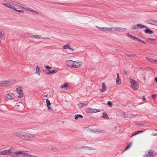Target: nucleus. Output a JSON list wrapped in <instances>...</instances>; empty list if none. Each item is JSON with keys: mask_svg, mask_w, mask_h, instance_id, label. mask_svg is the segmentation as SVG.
<instances>
[{"mask_svg": "<svg viewBox=\"0 0 157 157\" xmlns=\"http://www.w3.org/2000/svg\"><path fill=\"white\" fill-rule=\"evenodd\" d=\"M13 135L19 137L23 140L30 141L34 140L36 136L35 134L25 131H18L13 133Z\"/></svg>", "mask_w": 157, "mask_h": 157, "instance_id": "1", "label": "nucleus"}, {"mask_svg": "<svg viewBox=\"0 0 157 157\" xmlns=\"http://www.w3.org/2000/svg\"><path fill=\"white\" fill-rule=\"evenodd\" d=\"M126 29L125 28L118 27H112V32L113 33H122L125 32Z\"/></svg>", "mask_w": 157, "mask_h": 157, "instance_id": "2", "label": "nucleus"}, {"mask_svg": "<svg viewBox=\"0 0 157 157\" xmlns=\"http://www.w3.org/2000/svg\"><path fill=\"white\" fill-rule=\"evenodd\" d=\"M131 84L132 87L134 90H136L139 87V84L138 83L134 80L132 79H130Z\"/></svg>", "mask_w": 157, "mask_h": 157, "instance_id": "3", "label": "nucleus"}, {"mask_svg": "<svg viewBox=\"0 0 157 157\" xmlns=\"http://www.w3.org/2000/svg\"><path fill=\"white\" fill-rule=\"evenodd\" d=\"M16 90L17 93L19 94V95L17 96L18 98H21L23 97L24 94L22 92V88L21 86L16 88Z\"/></svg>", "mask_w": 157, "mask_h": 157, "instance_id": "4", "label": "nucleus"}, {"mask_svg": "<svg viewBox=\"0 0 157 157\" xmlns=\"http://www.w3.org/2000/svg\"><path fill=\"white\" fill-rule=\"evenodd\" d=\"M156 155V152L153 150H150L147 154L144 155V157H155Z\"/></svg>", "mask_w": 157, "mask_h": 157, "instance_id": "5", "label": "nucleus"}, {"mask_svg": "<svg viewBox=\"0 0 157 157\" xmlns=\"http://www.w3.org/2000/svg\"><path fill=\"white\" fill-rule=\"evenodd\" d=\"M95 27L99 30L101 31H105L112 32V27L109 28L106 27H99L97 26H96Z\"/></svg>", "mask_w": 157, "mask_h": 157, "instance_id": "6", "label": "nucleus"}, {"mask_svg": "<svg viewBox=\"0 0 157 157\" xmlns=\"http://www.w3.org/2000/svg\"><path fill=\"white\" fill-rule=\"evenodd\" d=\"M7 2L8 3H9L11 4V6L12 5L20 7H21L22 6L21 4L18 2L11 0H9Z\"/></svg>", "mask_w": 157, "mask_h": 157, "instance_id": "7", "label": "nucleus"}, {"mask_svg": "<svg viewBox=\"0 0 157 157\" xmlns=\"http://www.w3.org/2000/svg\"><path fill=\"white\" fill-rule=\"evenodd\" d=\"M72 68H77L82 66L81 62H77L75 61H74V63H72Z\"/></svg>", "mask_w": 157, "mask_h": 157, "instance_id": "8", "label": "nucleus"}, {"mask_svg": "<svg viewBox=\"0 0 157 157\" xmlns=\"http://www.w3.org/2000/svg\"><path fill=\"white\" fill-rule=\"evenodd\" d=\"M20 155H21V151L12 152L11 154V156L13 157H18Z\"/></svg>", "mask_w": 157, "mask_h": 157, "instance_id": "9", "label": "nucleus"}, {"mask_svg": "<svg viewBox=\"0 0 157 157\" xmlns=\"http://www.w3.org/2000/svg\"><path fill=\"white\" fill-rule=\"evenodd\" d=\"M13 83L11 81H4V87L10 86L13 85Z\"/></svg>", "mask_w": 157, "mask_h": 157, "instance_id": "10", "label": "nucleus"}, {"mask_svg": "<svg viewBox=\"0 0 157 157\" xmlns=\"http://www.w3.org/2000/svg\"><path fill=\"white\" fill-rule=\"evenodd\" d=\"M13 150V147H11L9 150H4V155H9L11 156Z\"/></svg>", "mask_w": 157, "mask_h": 157, "instance_id": "11", "label": "nucleus"}, {"mask_svg": "<svg viewBox=\"0 0 157 157\" xmlns=\"http://www.w3.org/2000/svg\"><path fill=\"white\" fill-rule=\"evenodd\" d=\"M80 149H85L87 150H95L96 149L93 147H91L88 146H82L80 147Z\"/></svg>", "mask_w": 157, "mask_h": 157, "instance_id": "12", "label": "nucleus"}, {"mask_svg": "<svg viewBox=\"0 0 157 157\" xmlns=\"http://www.w3.org/2000/svg\"><path fill=\"white\" fill-rule=\"evenodd\" d=\"M148 23L151 25L157 26V21L153 20L150 19L148 21Z\"/></svg>", "mask_w": 157, "mask_h": 157, "instance_id": "13", "label": "nucleus"}, {"mask_svg": "<svg viewBox=\"0 0 157 157\" xmlns=\"http://www.w3.org/2000/svg\"><path fill=\"white\" fill-rule=\"evenodd\" d=\"M63 49H66L68 48L72 51H74V48H71L70 47V44H67L66 45H64L63 46Z\"/></svg>", "mask_w": 157, "mask_h": 157, "instance_id": "14", "label": "nucleus"}, {"mask_svg": "<svg viewBox=\"0 0 157 157\" xmlns=\"http://www.w3.org/2000/svg\"><path fill=\"white\" fill-rule=\"evenodd\" d=\"M2 4L4 5V6H6V7L10 8V9L12 10L13 9H15V7L13 6H11V4H10V3H2Z\"/></svg>", "mask_w": 157, "mask_h": 157, "instance_id": "15", "label": "nucleus"}, {"mask_svg": "<svg viewBox=\"0 0 157 157\" xmlns=\"http://www.w3.org/2000/svg\"><path fill=\"white\" fill-rule=\"evenodd\" d=\"M74 63V61L71 60H68L66 62V64L69 67H71L72 66V63Z\"/></svg>", "mask_w": 157, "mask_h": 157, "instance_id": "16", "label": "nucleus"}, {"mask_svg": "<svg viewBox=\"0 0 157 157\" xmlns=\"http://www.w3.org/2000/svg\"><path fill=\"white\" fill-rule=\"evenodd\" d=\"M106 86L104 82L102 83V88L101 90V92H104L106 91Z\"/></svg>", "mask_w": 157, "mask_h": 157, "instance_id": "17", "label": "nucleus"}, {"mask_svg": "<svg viewBox=\"0 0 157 157\" xmlns=\"http://www.w3.org/2000/svg\"><path fill=\"white\" fill-rule=\"evenodd\" d=\"M116 83L117 85L120 84L121 83V79H120L119 74L118 73H117V74Z\"/></svg>", "mask_w": 157, "mask_h": 157, "instance_id": "18", "label": "nucleus"}, {"mask_svg": "<svg viewBox=\"0 0 157 157\" xmlns=\"http://www.w3.org/2000/svg\"><path fill=\"white\" fill-rule=\"evenodd\" d=\"M68 88V84L67 83H65L63 85H61L60 87L61 89L64 90H67Z\"/></svg>", "mask_w": 157, "mask_h": 157, "instance_id": "19", "label": "nucleus"}, {"mask_svg": "<svg viewBox=\"0 0 157 157\" xmlns=\"http://www.w3.org/2000/svg\"><path fill=\"white\" fill-rule=\"evenodd\" d=\"M94 131L95 132H99L100 133H105L106 132L104 130H100L99 129H94Z\"/></svg>", "mask_w": 157, "mask_h": 157, "instance_id": "20", "label": "nucleus"}, {"mask_svg": "<svg viewBox=\"0 0 157 157\" xmlns=\"http://www.w3.org/2000/svg\"><path fill=\"white\" fill-rule=\"evenodd\" d=\"M46 103L47 104V106L48 108V110H50L51 109V108H50V106L51 105V104L50 101L48 99H47L46 100Z\"/></svg>", "mask_w": 157, "mask_h": 157, "instance_id": "21", "label": "nucleus"}, {"mask_svg": "<svg viewBox=\"0 0 157 157\" xmlns=\"http://www.w3.org/2000/svg\"><path fill=\"white\" fill-rule=\"evenodd\" d=\"M4 32L2 29H0V39H2L3 37L4 36Z\"/></svg>", "mask_w": 157, "mask_h": 157, "instance_id": "22", "label": "nucleus"}, {"mask_svg": "<svg viewBox=\"0 0 157 157\" xmlns=\"http://www.w3.org/2000/svg\"><path fill=\"white\" fill-rule=\"evenodd\" d=\"M138 29H144V28L147 29L148 28V27L147 26L145 25L140 24H138Z\"/></svg>", "mask_w": 157, "mask_h": 157, "instance_id": "23", "label": "nucleus"}, {"mask_svg": "<svg viewBox=\"0 0 157 157\" xmlns=\"http://www.w3.org/2000/svg\"><path fill=\"white\" fill-rule=\"evenodd\" d=\"M144 32L147 33L152 34L153 33V32L149 29H146L144 30Z\"/></svg>", "mask_w": 157, "mask_h": 157, "instance_id": "24", "label": "nucleus"}, {"mask_svg": "<svg viewBox=\"0 0 157 157\" xmlns=\"http://www.w3.org/2000/svg\"><path fill=\"white\" fill-rule=\"evenodd\" d=\"M43 35H40V36L39 39L40 40H50V38L48 37L47 36H42Z\"/></svg>", "mask_w": 157, "mask_h": 157, "instance_id": "25", "label": "nucleus"}, {"mask_svg": "<svg viewBox=\"0 0 157 157\" xmlns=\"http://www.w3.org/2000/svg\"><path fill=\"white\" fill-rule=\"evenodd\" d=\"M13 95H12L9 94H7L6 97V98L9 100L12 99L13 98Z\"/></svg>", "mask_w": 157, "mask_h": 157, "instance_id": "26", "label": "nucleus"}, {"mask_svg": "<svg viewBox=\"0 0 157 157\" xmlns=\"http://www.w3.org/2000/svg\"><path fill=\"white\" fill-rule=\"evenodd\" d=\"M28 152H29V151H25L24 157H32V155H30L28 153Z\"/></svg>", "mask_w": 157, "mask_h": 157, "instance_id": "27", "label": "nucleus"}, {"mask_svg": "<svg viewBox=\"0 0 157 157\" xmlns=\"http://www.w3.org/2000/svg\"><path fill=\"white\" fill-rule=\"evenodd\" d=\"M87 105V104L82 103H80L78 105L79 106V107L81 108H83L85 106H86Z\"/></svg>", "mask_w": 157, "mask_h": 157, "instance_id": "28", "label": "nucleus"}, {"mask_svg": "<svg viewBox=\"0 0 157 157\" xmlns=\"http://www.w3.org/2000/svg\"><path fill=\"white\" fill-rule=\"evenodd\" d=\"M100 110L99 109H92V113H96L100 112Z\"/></svg>", "mask_w": 157, "mask_h": 157, "instance_id": "29", "label": "nucleus"}, {"mask_svg": "<svg viewBox=\"0 0 157 157\" xmlns=\"http://www.w3.org/2000/svg\"><path fill=\"white\" fill-rule=\"evenodd\" d=\"M146 58L148 61L150 62H155V59H153L148 57H146Z\"/></svg>", "mask_w": 157, "mask_h": 157, "instance_id": "30", "label": "nucleus"}, {"mask_svg": "<svg viewBox=\"0 0 157 157\" xmlns=\"http://www.w3.org/2000/svg\"><path fill=\"white\" fill-rule=\"evenodd\" d=\"M131 29L132 30L138 29V24L133 25L131 27Z\"/></svg>", "mask_w": 157, "mask_h": 157, "instance_id": "31", "label": "nucleus"}, {"mask_svg": "<svg viewBox=\"0 0 157 157\" xmlns=\"http://www.w3.org/2000/svg\"><path fill=\"white\" fill-rule=\"evenodd\" d=\"M36 73H38V74L40 75V70L39 66H37L36 67Z\"/></svg>", "mask_w": 157, "mask_h": 157, "instance_id": "32", "label": "nucleus"}, {"mask_svg": "<svg viewBox=\"0 0 157 157\" xmlns=\"http://www.w3.org/2000/svg\"><path fill=\"white\" fill-rule=\"evenodd\" d=\"M78 117L82 118L83 116L80 114H76L75 116V120L77 119Z\"/></svg>", "mask_w": 157, "mask_h": 157, "instance_id": "33", "label": "nucleus"}, {"mask_svg": "<svg viewBox=\"0 0 157 157\" xmlns=\"http://www.w3.org/2000/svg\"><path fill=\"white\" fill-rule=\"evenodd\" d=\"M25 35H29V37H31L32 38H35V35H33L32 34H30V33H27L26 34H25Z\"/></svg>", "mask_w": 157, "mask_h": 157, "instance_id": "34", "label": "nucleus"}, {"mask_svg": "<svg viewBox=\"0 0 157 157\" xmlns=\"http://www.w3.org/2000/svg\"><path fill=\"white\" fill-rule=\"evenodd\" d=\"M22 8L25 9V10L28 11H30L31 12L32 9L29 7H26L25 8H24L23 7H22Z\"/></svg>", "mask_w": 157, "mask_h": 157, "instance_id": "35", "label": "nucleus"}, {"mask_svg": "<svg viewBox=\"0 0 157 157\" xmlns=\"http://www.w3.org/2000/svg\"><path fill=\"white\" fill-rule=\"evenodd\" d=\"M103 116L102 117L103 118H106V119H108L109 118L108 116V115L107 114H106V113H103Z\"/></svg>", "mask_w": 157, "mask_h": 157, "instance_id": "36", "label": "nucleus"}, {"mask_svg": "<svg viewBox=\"0 0 157 157\" xmlns=\"http://www.w3.org/2000/svg\"><path fill=\"white\" fill-rule=\"evenodd\" d=\"M131 39H136V40H139V38L138 37H136V36H131V37H130Z\"/></svg>", "mask_w": 157, "mask_h": 157, "instance_id": "37", "label": "nucleus"}, {"mask_svg": "<svg viewBox=\"0 0 157 157\" xmlns=\"http://www.w3.org/2000/svg\"><path fill=\"white\" fill-rule=\"evenodd\" d=\"M132 143H130L127 146L126 148L124 150L125 151V150H126L127 149H128V148H130V147H131V146L132 145Z\"/></svg>", "mask_w": 157, "mask_h": 157, "instance_id": "38", "label": "nucleus"}, {"mask_svg": "<svg viewBox=\"0 0 157 157\" xmlns=\"http://www.w3.org/2000/svg\"><path fill=\"white\" fill-rule=\"evenodd\" d=\"M125 55H126L128 57H135L136 56V55L135 54H132V55H130V54H125Z\"/></svg>", "mask_w": 157, "mask_h": 157, "instance_id": "39", "label": "nucleus"}, {"mask_svg": "<svg viewBox=\"0 0 157 157\" xmlns=\"http://www.w3.org/2000/svg\"><path fill=\"white\" fill-rule=\"evenodd\" d=\"M87 111L89 113H92V108H88L87 109Z\"/></svg>", "mask_w": 157, "mask_h": 157, "instance_id": "40", "label": "nucleus"}, {"mask_svg": "<svg viewBox=\"0 0 157 157\" xmlns=\"http://www.w3.org/2000/svg\"><path fill=\"white\" fill-rule=\"evenodd\" d=\"M13 10L14 11H17V12H18L19 13H22L24 12V11L23 10H16L15 8V9H13Z\"/></svg>", "mask_w": 157, "mask_h": 157, "instance_id": "41", "label": "nucleus"}, {"mask_svg": "<svg viewBox=\"0 0 157 157\" xmlns=\"http://www.w3.org/2000/svg\"><path fill=\"white\" fill-rule=\"evenodd\" d=\"M107 104L110 107H111L113 105L112 103L110 101H108L107 102Z\"/></svg>", "mask_w": 157, "mask_h": 157, "instance_id": "42", "label": "nucleus"}, {"mask_svg": "<svg viewBox=\"0 0 157 157\" xmlns=\"http://www.w3.org/2000/svg\"><path fill=\"white\" fill-rule=\"evenodd\" d=\"M0 86L4 87V81H0Z\"/></svg>", "mask_w": 157, "mask_h": 157, "instance_id": "43", "label": "nucleus"}, {"mask_svg": "<svg viewBox=\"0 0 157 157\" xmlns=\"http://www.w3.org/2000/svg\"><path fill=\"white\" fill-rule=\"evenodd\" d=\"M31 12H33L34 13H36V14H39V13L37 11L35 10H32V9Z\"/></svg>", "mask_w": 157, "mask_h": 157, "instance_id": "44", "label": "nucleus"}, {"mask_svg": "<svg viewBox=\"0 0 157 157\" xmlns=\"http://www.w3.org/2000/svg\"><path fill=\"white\" fill-rule=\"evenodd\" d=\"M25 152V151H21V155H22L24 157Z\"/></svg>", "mask_w": 157, "mask_h": 157, "instance_id": "45", "label": "nucleus"}, {"mask_svg": "<svg viewBox=\"0 0 157 157\" xmlns=\"http://www.w3.org/2000/svg\"><path fill=\"white\" fill-rule=\"evenodd\" d=\"M45 68L47 69H48V70L49 69H51V67L48 66V65H46L45 66Z\"/></svg>", "mask_w": 157, "mask_h": 157, "instance_id": "46", "label": "nucleus"}, {"mask_svg": "<svg viewBox=\"0 0 157 157\" xmlns=\"http://www.w3.org/2000/svg\"><path fill=\"white\" fill-rule=\"evenodd\" d=\"M57 70H52L51 71V72L50 73H51V74H53L57 72Z\"/></svg>", "mask_w": 157, "mask_h": 157, "instance_id": "47", "label": "nucleus"}, {"mask_svg": "<svg viewBox=\"0 0 157 157\" xmlns=\"http://www.w3.org/2000/svg\"><path fill=\"white\" fill-rule=\"evenodd\" d=\"M136 135H137L136 132H135L132 133V136H131V137H132Z\"/></svg>", "mask_w": 157, "mask_h": 157, "instance_id": "48", "label": "nucleus"}, {"mask_svg": "<svg viewBox=\"0 0 157 157\" xmlns=\"http://www.w3.org/2000/svg\"><path fill=\"white\" fill-rule=\"evenodd\" d=\"M137 40L139 42H142L144 44H146V42H145V41H144L143 40H140V39H139V40Z\"/></svg>", "mask_w": 157, "mask_h": 157, "instance_id": "49", "label": "nucleus"}, {"mask_svg": "<svg viewBox=\"0 0 157 157\" xmlns=\"http://www.w3.org/2000/svg\"><path fill=\"white\" fill-rule=\"evenodd\" d=\"M40 36V35H35V38H37V39H39Z\"/></svg>", "mask_w": 157, "mask_h": 157, "instance_id": "50", "label": "nucleus"}, {"mask_svg": "<svg viewBox=\"0 0 157 157\" xmlns=\"http://www.w3.org/2000/svg\"><path fill=\"white\" fill-rule=\"evenodd\" d=\"M143 132H144L143 131H138L136 132V133H137V134H140L141 133Z\"/></svg>", "mask_w": 157, "mask_h": 157, "instance_id": "51", "label": "nucleus"}, {"mask_svg": "<svg viewBox=\"0 0 157 157\" xmlns=\"http://www.w3.org/2000/svg\"><path fill=\"white\" fill-rule=\"evenodd\" d=\"M4 155V150L2 151H0V155Z\"/></svg>", "mask_w": 157, "mask_h": 157, "instance_id": "52", "label": "nucleus"}, {"mask_svg": "<svg viewBox=\"0 0 157 157\" xmlns=\"http://www.w3.org/2000/svg\"><path fill=\"white\" fill-rule=\"evenodd\" d=\"M157 95L156 94H153L152 95V98L153 99H154L156 97V96Z\"/></svg>", "mask_w": 157, "mask_h": 157, "instance_id": "53", "label": "nucleus"}, {"mask_svg": "<svg viewBox=\"0 0 157 157\" xmlns=\"http://www.w3.org/2000/svg\"><path fill=\"white\" fill-rule=\"evenodd\" d=\"M124 74L127 75L128 73L127 71L126 70H124Z\"/></svg>", "mask_w": 157, "mask_h": 157, "instance_id": "54", "label": "nucleus"}, {"mask_svg": "<svg viewBox=\"0 0 157 157\" xmlns=\"http://www.w3.org/2000/svg\"><path fill=\"white\" fill-rule=\"evenodd\" d=\"M24 35V36H23L24 38H28L29 37V35Z\"/></svg>", "mask_w": 157, "mask_h": 157, "instance_id": "55", "label": "nucleus"}, {"mask_svg": "<svg viewBox=\"0 0 157 157\" xmlns=\"http://www.w3.org/2000/svg\"><path fill=\"white\" fill-rule=\"evenodd\" d=\"M127 36L128 37H131V36H132V35H131L130 34L128 33L127 34Z\"/></svg>", "mask_w": 157, "mask_h": 157, "instance_id": "56", "label": "nucleus"}, {"mask_svg": "<svg viewBox=\"0 0 157 157\" xmlns=\"http://www.w3.org/2000/svg\"><path fill=\"white\" fill-rule=\"evenodd\" d=\"M52 150H54V151H56V150H57V149L56 148H55V147L52 148Z\"/></svg>", "mask_w": 157, "mask_h": 157, "instance_id": "57", "label": "nucleus"}, {"mask_svg": "<svg viewBox=\"0 0 157 157\" xmlns=\"http://www.w3.org/2000/svg\"><path fill=\"white\" fill-rule=\"evenodd\" d=\"M48 72H47V74H51V73H50V72H51V71L49 70H48Z\"/></svg>", "mask_w": 157, "mask_h": 157, "instance_id": "58", "label": "nucleus"}, {"mask_svg": "<svg viewBox=\"0 0 157 157\" xmlns=\"http://www.w3.org/2000/svg\"><path fill=\"white\" fill-rule=\"evenodd\" d=\"M123 115H124V117L125 118H127V117H128V116H125V114L124 113L123 114Z\"/></svg>", "mask_w": 157, "mask_h": 157, "instance_id": "59", "label": "nucleus"}, {"mask_svg": "<svg viewBox=\"0 0 157 157\" xmlns=\"http://www.w3.org/2000/svg\"><path fill=\"white\" fill-rule=\"evenodd\" d=\"M144 69H145V70H149V68L148 67H146V68H144Z\"/></svg>", "mask_w": 157, "mask_h": 157, "instance_id": "60", "label": "nucleus"}, {"mask_svg": "<svg viewBox=\"0 0 157 157\" xmlns=\"http://www.w3.org/2000/svg\"><path fill=\"white\" fill-rule=\"evenodd\" d=\"M149 70H151V71H153V69L151 68H149Z\"/></svg>", "mask_w": 157, "mask_h": 157, "instance_id": "61", "label": "nucleus"}, {"mask_svg": "<svg viewBox=\"0 0 157 157\" xmlns=\"http://www.w3.org/2000/svg\"><path fill=\"white\" fill-rule=\"evenodd\" d=\"M150 39L151 40H156L155 39H153V38H150Z\"/></svg>", "mask_w": 157, "mask_h": 157, "instance_id": "62", "label": "nucleus"}, {"mask_svg": "<svg viewBox=\"0 0 157 157\" xmlns=\"http://www.w3.org/2000/svg\"><path fill=\"white\" fill-rule=\"evenodd\" d=\"M155 81H156V83H157V77H156L155 78Z\"/></svg>", "mask_w": 157, "mask_h": 157, "instance_id": "63", "label": "nucleus"}, {"mask_svg": "<svg viewBox=\"0 0 157 157\" xmlns=\"http://www.w3.org/2000/svg\"><path fill=\"white\" fill-rule=\"evenodd\" d=\"M144 68H143V67H139V69H142V70H144Z\"/></svg>", "mask_w": 157, "mask_h": 157, "instance_id": "64", "label": "nucleus"}]
</instances>
